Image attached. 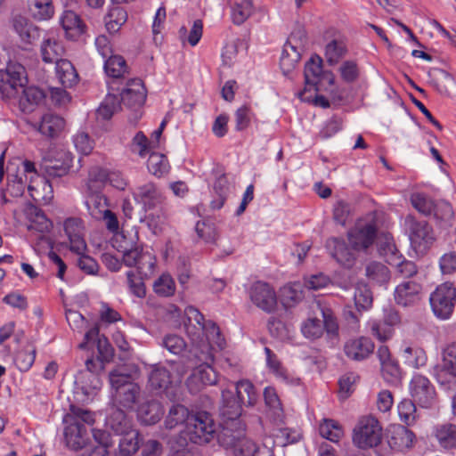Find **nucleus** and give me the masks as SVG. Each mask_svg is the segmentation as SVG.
Instances as JSON below:
<instances>
[{
	"instance_id": "36",
	"label": "nucleus",
	"mask_w": 456,
	"mask_h": 456,
	"mask_svg": "<svg viewBox=\"0 0 456 456\" xmlns=\"http://www.w3.org/2000/svg\"><path fill=\"white\" fill-rule=\"evenodd\" d=\"M234 394L242 405L253 406L257 401V393L254 385L247 379L240 380L234 387Z\"/></svg>"
},
{
	"instance_id": "24",
	"label": "nucleus",
	"mask_w": 456,
	"mask_h": 456,
	"mask_svg": "<svg viewBox=\"0 0 456 456\" xmlns=\"http://www.w3.org/2000/svg\"><path fill=\"white\" fill-rule=\"evenodd\" d=\"M67 423L69 425L64 430L67 445L75 451L84 448L90 441V429L77 422Z\"/></svg>"
},
{
	"instance_id": "8",
	"label": "nucleus",
	"mask_w": 456,
	"mask_h": 456,
	"mask_svg": "<svg viewBox=\"0 0 456 456\" xmlns=\"http://www.w3.org/2000/svg\"><path fill=\"white\" fill-rule=\"evenodd\" d=\"M382 428L377 419L365 417L354 430L353 441L359 448L377 446L381 442Z\"/></svg>"
},
{
	"instance_id": "45",
	"label": "nucleus",
	"mask_w": 456,
	"mask_h": 456,
	"mask_svg": "<svg viewBox=\"0 0 456 456\" xmlns=\"http://www.w3.org/2000/svg\"><path fill=\"white\" fill-rule=\"evenodd\" d=\"M104 69L109 77L114 79L123 77L128 73V68L125 59L120 55H111L104 61Z\"/></svg>"
},
{
	"instance_id": "40",
	"label": "nucleus",
	"mask_w": 456,
	"mask_h": 456,
	"mask_svg": "<svg viewBox=\"0 0 456 456\" xmlns=\"http://www.w3.org/2000/svg\"><path fill=\"white\" fill-rule=\"evenodd\" d=\"M191 415L185 406L179 403L173 404L166 417L165 427L167 429H173L179 425L187 424Z\"/></svg>"
},
{
	"instance_id": "55",
	"label": "nucleus",
	"mask_w": 456,
	"mask_h": 456,
	"mask_svg": "<svg viewBox=\"0 0 456 456\" xmlns=\"http://www.w3.org/2000/svg\"><path fill=\"white\" fill-rule=\"evenodd\" d=\"M71 159L67 156L66 159L60 162L58 160L51 161L45 166V172L48 178L54 179L66 175L71 167Z\"/></svg>"
},
{
	"instance_id": "57",
	"label": "nucleus",
	"mask_w": 456,
	"mask_h": 456,
	"mask_svg": "<svg viewBox=\"0 0 456 456\" xmlns=\"http://www.w3.org/2000/svg\"><path fill=\"white\" fill-rule=\"evenodd\" d=\"M36 359V349L32 346L16 353L14 363L20 371H28Z\"/></svg>"
},
{
	"instance_id": "33",
	"label": "nucleus",
	"mask_w": 456,
	"mask_h": 456,
	"mask_svg": "<svg viewBox=\"0 0 456 456\" xmlns=\"http://www.w3.org/2000/svg\"><path fill=\"white\" fill-rule=\"evenodd\" d=\"M435 436L444 450H456V424L446 422L435 427Z\"/></svg>"
},
{
	"instance_id": "9",
	"label": "nucleus",
	"mask_w": 456,
	"mask_h": 456,
	"mask_svg": "<svg viewBox=\"0 0 456 456\" xmlns=\"http://www.w3.org/2000/svg\"><path fill=\"white\" fill-rule=\"evenodd\" d=\"M248 296L251 302L262 311L271 314L277 308V297L273 288L267 282L257 281L249 289Z\"/></svg>"
},
{
	"instance_id": "63",
	"label": "nucleus",
	"mask_w": 456,
	"mask_h": 456,
	"mask_svg": "<svg viewBox=\"0 0 456 456\" xmlns=\"http://www.w3.org/2000/svg\"><path fill=\"white\" fill-rule=\"evenodd\" d=\"M126 278L130 292L137 297H144L146 296V289L143 280L148 277H142V275L139 274L136 276L133 271H128Z\"/></svg>"
},
{
	"instance_id": "29",
	"label": "nucleus",
	"mask_w": 456,
	"mask_h": 456,
	"mask_svg": "<svg viewBox=\"0 0 456 456\" xmlns=\"http://www.w3.org/2000/svg\"><path fill=\"white\" fill-rule=\"evenodd\" d=\"M266 356V366L269 370L277 378L286 384L299 385L300 379L291 375L286 368L283 367L276 354L269 347H265Z\"/></svg>"
},
{
	"instance_id": "35",
	"label": "nucleus",
	"mask_w": 456,
	"mask_h": 456,
	"mask_svg": "<svg viewBox=\"0 0 456 456\" xmlns=\"http://www.w3.org/2000/svg\"><path fill=\"white\" fill-rule=\"evenodd\" d=\"M27 215L30 221V224L28 225L29 230H35L42 234L47 233L51 231L53 223L47 218L41 208L36 206H30L27 209Z\"/></svg>"
},
{
	"instance_id": "3",
	"label": "nucleus",
	"mask_w": 456,
	"mask_h": 456,
	"mask_svg": "<svg viewBox=\"0 0 456 456\" xmlns=\"http://www.w3.org/2000/svg\"><path fill=\"white\" fill-rule=\"evenodd\" d=\"M185 435L196 444L211 442L216 435V426L211 414L207 411L192 414L185 427Z\"/></svg>"
},
{
	"instance_id": "62",
	"label": "nucleus",
	"mask_w": 456,
	"mask_h": 456,
	"mask_svg": "<svg viewBox=\"0 0 456 456\" xmlns=\"http://www.w3.org/2000/svg\"><path fill=\"white\" fill-rule=\"evenodd\" d=\"M381 374L386 382L397 384L401 379V370L398 362L394 359L380 365Z\"/></svg>"
},
{
	"instance_id": "52",
	"label": "nucleus",
	"mask_w": 456,
	"mask_h": 456,
	"mask_svg": "<svg viewBox=\"0 0 456 456\" xmlns=\"http://www.w3.org/2000/svg\"><path fill=\"white\" fill-rule=\"evenodd\" d=\"M347 53V48L344 42L332 40L325 48V56L327 62L333 66L337 64Z\"/></svg>"
},
{
	"instance_id": "1",
	"label": "nucleus",
	"mask_w": 456,
	"mask_h": 456,
	"mask_svg": "<svg viewBox=\"0 0 456 456\" xmlns=\"http://www.w3.org/2000/svg\"><path fill=\"white\" fill-rule=\"evenodd\" d=\"M113 401L119 408L132 410L138 401L141 388L134 381L128 366H119L109 373Z\"/></svg>"
},
{
	"instance_id": "34",
	"label": "nucleus",
	"mask_w": 456,
	"mask_h": 456,
	"mask_svg": "<svg viewBox=\"0 0 456 456\" xmlns=\"http://www.w3.org/2000/svg\"><path fill=\"white\" fill-rule=\"evenodd\" d=\"M85 204L92 217L100 220L103 213L109 209L108 199L99 191H89Z\"/></svg>"
},
{
	"instance_id": "11",
	"label": "nucleus",
	"mask_w": 456,
	"mask_h": 456,
	"mask_svg": "<svg viewBox=\"0 0 456 456\" xmlns=\"http://www.w3.org/2000/svg\"><path fill=\"white\" fill-rule=\"evenodd\" d=\"M325 247L331 257L341 266L350 269L354 265L357 257L356 251L344 239L330 238L327 240Z\"/></svg>"
},
{
	"instance_id": "39",
	"label": "nucleus",
	"mask_w": 456,
	"mask_h": 456,
	"mask_svg": "<svg viewBox=\"0 0 456 456\" xmlns=\"http://www.w3.org/2000/svg\"><path fill=\"white\" fill-rule=\"evenodd\" d=\"M28 6L30 15L37 20H47L54 13L52 0H28Z\"/></svg>"
},
{
	"instance_id": "53",
	"label": "nucleus",
	"mask_w": 456,
	"mask_h": 456,
	"mask_svg": "<svg viewBox=\"0 0 456 456\" xmlns=\"http://www.w3.org/2000/svg\"><path fill=\"white\" fill-rule=\"evenodd\" d=\"M411 202L416 210L425 216L432 215L436 204L431 198L422 192L412 193Z\"/></svg>"
},
{
	"instance_id": "12",
	"label": "nucleus",
	"mask_w": 456,
	"mask_h": 456,
	"mask_svg": "<svg viewBox=\"0 0 456 456\" xmlns=\"http://www.w3.org/2000/svg\"><path fill=\"white\" fill-rule=\"evenodd\" d=\"M411 395L423 408L431 407L436 401V390L429 379L422 375H414L410 383Z\"/></svg>"
},
{
	"instance_id": "30",
	"label": "nucleus",
	"mask_w": 456,
	"mask_h": 456,
	"mask_svg": "<svg viewBox=\"0 0 456 456\" xmlns=\"http://www.w3.org/2000/svg\"><path fill=\"white\" fill-rule=\"evenodd\" d=\"M37 128L43 135L48 138L57 137L65 126L63 118L53 113H45L42 116L39 124H36Z\"/></svg>"
},
{
	"instance_id": "44",
	"label": "nucleus",
	"mask_w": 456,
	"mask_h": 456,
	"mask_svg": "<svg viewBox=\"0 0 456 456\" xmlns=\"http://www.w3.org/2000/svg\"><path fill=\"white\" fill-rule=\"evenodd\" d=\"M441 356L442 370L456 379V342H451L444 346Z\"/></svg>"
},
{
	"instance_id": "51",
	"label": "nucleus",
	"mask_w": 456,
	"mask_h": 456,
	"mask_svg": "<svg viewBox=\"0 0 456 456\" xmlns=\"http://www.w3.org/2000/svg\"><path fill=\"white\" fill-rule=\"evenodd\" d=\"M366 276L378 284L387 283L390 279L388 268L382 263L371 262L365 268Z\"/></svg>"
},
{
	"instance_id": "21",
	"label": "nucleus",
	"mask_w": 456,
	"mask_h": 456,
	"mask_svg": "<svg viewBox=\"0 0 456 456\" xmlns=\"http://www.w3.org/2000/svg\"><path fill=\"white\" fill-rule=\"evenodd\" d=\"M264 400L267 407V418L276 426H282L285 423V413L273 387H266L264 390Z\"/></svg>"
},
{
	"instance_id": "56",
	"label": "nucleus",
	"mask_w": 456,
	"mask_h": 456,
	"mask_svg": "<svg viewBox=\"0 0 456 456\" xmlns=\"http://www.w3.org/2000/svg\"><path fill=\"white\" fill-rule=\"evenodd\" d=\"M154 292L160 297H170L175 294V281L169 274H162L153 283Z\"/></svg>"
},
{
	"instance_id": "23",
	"label": "nucleus",
	"mask_w": 456,
	"mask_h": 456,
	"mask_svg": "<svg viewBox=\"0 0 456 456\" xmlns=\"http://www.w3.org/2000/svg\"><path fill=\"white\" fill-rule=\"evenodd\" d=\"M217 376L215 370L204 363L196 367L187 379V385L191 391H199L205 386L216 383Z\"/></svg>"
},
{
	"instance_id": "25",
	"label": "nucleus",
	"mask_w": 456,
	"mask_h": 456,
	"mask_svg": "<svg viewBox=\"0 0 456 456\" xmlns=\"http://www.w3.org/2000/svg\"><path fill=\"white\" fill-rule=\"evenodd\" d=\"M60 20L68 39L77 40L86 32V26L85 22L72 10H65Z\"/></svg>"
},
{
	"instance_id": "4",
	"label": "nucleus",
	"mask_w": 456,
	"mask_h": 456,
	"mask_svg": "<svg viewBox=\"0 0 456 456\" xmlns=\"http://www.w3.org/2000/svg\"><path fill=\"white\" fill-rule=\"evenodd\" d=\"M429 304L434 315L440 320H448L456 305V288L451 282L438 285L429 296Z\"/></svg>"
},
{
	"instance_id": "7",
	"label": "nucleus",
	"mask_w": 456,
	"mask_h": 456,
	"mask_svg": "<svg viewBox=\"0 0 456 456\" xmlns=\"http://www.w3.org/2000/svg\"><path fill=\"white\" fill-rule=\"evenodd\" d=\"M319 307L323 319L322 322L317 318H309L301 327L303 335L310 339L319 338L324 330L330 335L338 334V324L331 309L320 305Z\"/></svg>"
},
{
	"instance_id": "58",
	"label": "nucleus",
	"mask_w": 456,
	"mask_h": 456,
	"mask_svg": "<svg viewBox=\"0 0 456 456\" xmlns=\"http://www.w3.org/2000/svg\"><path fill=\"white\" fill-rule=\"evenodd\" d=\"M203 23L201 20H196L193 21L192 27L191 28L190 33L187 36V28L182 27L179 29V37L182 41L187 40L191 46H195L202 37Z\"/></svg>"
},
{
	"instance_id": "18",
	"label": "nucleus",
	"mask_w": 456,
	"mask_h": 456,
	"mask_svg": "<svg viewBox=\"0 0 456 456\" xmlns=\"http://www.w3.org/2000/svg\"><path fill=\"white\" fill-rule=\"evenodd\" d=\"M121 102L128 108L141 107L146 100V89L139 78L129 79L120 92Z\"/></svg>"
},
{
	"instance_id": "48",
	"label": "nucleus",
	"mask_w": 456,
	"mask_h": 456,
	"mask_svg": "<svg viewBox=\"0 0 456 456\" xmlns=\"http://www.w3.org/2000/svg\"><path fill=\"white\" fill-rule=\"evenodd\" d=\"M254 5L252 0H241L232 6V20L236 25L244 23L253 13Z\"/></svg>"
},
{
	"instance_id": "2",
	"label": "nucleus",
	"mask_w": 456,
	"mask_h": 456,
	"mask_svg": "<svg viewBox=\"0 0 456 456\" xmlns=\"http://www.w3.org/2000/svg\"><path fill=\"white\" fill-rule=\"evenodd\" d=\"M8 191L13 196H21L24 192L25 183L28 180L27 175H31L28 190H34L31 184L33 175H37L35 163L20 158H13L8 161L7 167Z\"/></svg>"
},
{
	"instance_id": "38",
	"label": "nucleus",
	"mask_w": 456,
	"mask_h": 456,
	"mask_svg": "<svg viewBox=\"0 0 456 456\" xmlns=\"http://www.w3.org/2000/svg\"><path fill=\"white\" fill-rule=\"evenodd\" d=\"M107 424L117 436L133 429L131 419L121 408L112 411L107 419Z\"/></svg>"
},
{
	"instance_id": "43",
	"label": "nucleus",
	"mask_w": 456,
	"mask_h": 456,
	"mask_svg": "<svg viewBox=\"0 0 456 456\" xmlns=\"http://www.w3.org/2000/svg\"><path fill=\"white\" fill-rule=\"evenodd\" d=\"M322 74V60L318 55H314L305 65V82L310 86H318Z\"/></svg>"
},
{
	"instance_id": "13",
	"label": "nucleus",
	"mask_w": 456,
	"mask_h": 456,
	"mask_svg": "<svg viewBox=\"0 0 456 456\" xmlns=\"http://www.w3.org/2000/svg\"><path fill=\"white\" fill-rule=\"evenodd\" d=\"M134 198L142 205L145 211L161 208L165 201L161 190L153 183L138 186L134 192Z\"/></svg>"
},
{
	"instance_id": "47",
	"label": "nucleus",
	"mask_w": 456,
	"mask_h": 456,
	"mask_svg": "<svg viewBox=\"0 0 456 456\" xmlns=\"http://www.w3.org/2000/svg\"><path fill=\"white\" fill-rule=\"evenodd\" d=\"M104 20L107 30L110 33H116L126 23L127 13L123 8L115 6L110 9Z\"/></svg>"
},
{
	"instance_id": "50",
	"label": "nucleus",
	"mask_w": 456,
	"mask_h": 456,
	"mask_svg": "<svg viewBox=\"0 0 456 456\" xmlns=\"http://www.w3.org/2000/svg\"><path fill=\"white\" fill-rule=\"evenodd\" d=\"M65 421L77 422L79 425H85L90 429L94 424L95 419L92 411L71 405L70 412L66 416Z\"/></svg>"
},
{
	"instance_id": "60",
	"label": "nucleus",
	"mask_w": 456,
	"mask_h": 456,
	"mask_svg": "<svg viewBox=\"0 0 456 456\" xmlns=\"http://www.w3.org/2000/svg\"><path fill=\"white\" fill-rule=\"evenodd\" d=\"M320 434L322 437L336 443L343 436V431L337 421L325 419L320 426Z\"/></svg>"
},
{
	"instance_id": "59",
	"label": "nucleus",
	"mask_w": 456,
	"mask_h": 456,
	"mask_svg": "<svg viewBox=\"0 0 456 456\" xmlns=\"http://www.w3.org/2000/svg\"><path fill=\"white\" fill-rule=\"evenodd\" d=\"M156 257L150 251L146 250L145 253L141 256L139 262L134 266L136 268L139 275L142 277H150L153 274L156 266Z\"/></svg>"
},
{
	"instance_id": "49",
	"label": "nucleus",
	"mask_w": 456,
	"mask_h": 456,
	"mask_svg": "<svg viewBox=\"0 0 456 456\" xmlns=\"http://www.w3.org/2000/svg\"><path fill=\"white\" fill-rule=\"evenodd\" d=\"M404 363L414 369L424 366L427 362L426 352L418 346H407L403 351Z\"/></svg>"
},
{
	"instance_id": "54",
	"label": "nucleus",
	"mask_w": 456,
	"mask_h": 456,
	"mask_svg": "<svg viewBox=\"0 0 456 456\" xmlns=\"http://www.w3.org/2000/svg\"><path fill=\"white\" fill-rule=\"evenodd\" d=\"M354 299L357 310H367L372 305V293L367 285L358 284L355 287Z\"/></svg>"
},
{
	"instance_id": "17",
	"label": "nucleus",
	"mask_w": 456,
	"mask_h": 456,
	"mask_svg": "<svg viewBox=\"0 0 456 456\" xmlns=\"http://www.w3.org/2000/svg\"><path fill=\"white\" fill-rule=\"evenodd\" d=\"M242 404L237 400L235 394L231 389L222 391V402L219 407L220 422H235L242 420Z\"/></svg>"
},
{
	"instance_id": "6",
	"label": "nucleus",
	"mask_w": 456,
	"mask_h": 456,
	"mask_svg": "<svg viewBox=\"0 0 456 456\" xmlns=\"http://www.w3.org/2000/svg\"><path fill=\"white\" fill-rule=\"evenodd\" d=\"M24 73V67L19 63H11L0 69V92L4 98H17L26 83Z\"/></svg>"
},
{
	"instance_id": "20",
	"label": "nucleus",
	"mask_w": 456,
	"mask_h": 456,
	"mask_svg": "<svg viewBox=\"0 0 456 456\" xmlns=\"http://www.w3.org/2000/svg\"><path fill=\"white\" fill-rule=\"evenodd\" d=\"M374 350V344L367 337L349 339L344 345L345 354L353 361H363L367 359Z\"/></svg>"
},
{
	"instance_id": "37",
	"label": "nucleus",
	"mask_w": 456,
	"mask_h": 456,
	"mask_svg": "<svg viewBox=\"0 0 456 456\" xmlns=\"http://www.w3.org/2000/svg\"><path fill=\"white\" fill-rule=\"evenodd\" d=\"M55 70L60 83L64 87H72L77 83L78 75L69 61L63 59L58 61L55 66Z\"/></svg>"
},
{
	"instance_id": "22",
	"label": "nucleus",
	"mask_w": 456,
	"mask_h": 456,
	"mask_svg": "<svg viewBox=\"0 0 456 456\" xmlns=\"http://www.w3.org/2000/svg\"><path fill=\"white\" fill-rule=\"evenodd\" d=\"M414 439V433L403 425H393L387 430V443L395 451L411 448Z\"/></svg>"
},
{
	"instance_id": "32",
	"label": "nucleus",
	"mask_w": 456,
	"mask_h": 456,
	"mask_svg": "<svg viewBox=\"0 0 456 456\" xmlns=\"http://www.w3.org/2000/svg\"><path fill=\"white\" fill-rule=\"evenodd\" d=\"M148 383L152 390L159 393L166 391L172 384L169 370L160 363L152 365L148 373Z\"/></svg>"
},
{
	"instance_id": "41",
	"label": "nucleus",
	"mask_w": 456,
	"mask_h": 456,
	"mask_svg": "<svg viewBox=\"0 0 456 456\" xmlns=\"http://www.w3.org/2000/svg\"><path fill=\"white\" fill-rule=\"evenodd\" d=\"M233 456H261L262 454H270L271 452L266 449H261L253 440L244 436L232 447Z\"/></svg>"
},
{
	"instance_id": "27",
	"label": "nucleus",
	"mask_w": 456,
	"mask_h": 456,
	"mask_svg": "<svg viewBox=\"0 0 456 456\" xmlns=\"http://www.w3.org/2000/svg\"><path fill=\"white\" fill-rule=\"evenodd\" d=\"M65 49L62 43L54 37H45L40 45V54L45 63H55L62 61Z\"/></svg>"
},
{
	"instance_id": "16",
	"label": "nucleus",
	"mask_w": 456,
	"mask_h": 456,
	"mask_svg": "<svg viewBox=\"0 0 456 456\" xmlns=\"http://www.w3.org/2000/svg\"><path fill=\"white\" fill-rule=\"evenodd\" d=\"M83 224V220L79 217H69L63 224L64 232L69 240V248L77 254H81L86 249Z\"/></svg>"
},
{
	"instance_id": "19",
	"label": "nucleus",
	"mask_w": 456,
	"mask_h": 456,
	"mask_svg": "<svg viewBox=\"0 0 456 456\" xmlns=\"http://www.w3.org/2000/svg\"><path fill=\"white\" fill-rule=\"evenodd\" d=\"M422 286L414 281H404L395 289V301L403 307L416 305L420 300Z\"/></svg>"
},
{
	"instance_id": "31",
	"label": "nucleus",
	"mask_w": 456,
	"mask_h": 456,
	"mask_svg": "<svg viewBox=\"0 0 456 456\" xmlns=\"http://www.w3.org/2000/svg\"><path fill=\"white\" fill-rule=\"evenodd\" d=\"M163 415L164 408L160 402L155 399L142 403L137 411L138 419L145 425H154L158 423Z\"/></svg>"
},
{
	"instance_id": "61",
	"label": "nucleus",
	"mask_w": 456,
	"mask_h": 456,
	"mask_svg": "<svg viewBox=\"0 0 456 456\" xmlns=\"http://www.w3.org/2000/svg\"><path fill=\"white\" fill-rule=\"evenodd\" d=\"M398 414L403 423L412 425L417 419L415 403L411 399H403L398 404Z\"/></svg>"
},
{
	"instance_id": "26",
	"label": "nucleus",
	"mask_w": 456,
	"mask_h": 456,
	"mask_svg": "<svg viewBox=\"0 0 456 456\" xmlns=\"http://www.w3.org/2000/svg\"><path fill=\"white\" fill-rule=\"evenodd\" d=\"M12 26L20 40L26 44H32L40 37L38 27L24 16L15 15L12 20Z\"/></svg>"
},
{
	"instance_id": "10",
	"label": "nucleus",
	"mask_w": 456,
	"mask_h": 456,
	"mask_svg": "<svg viewBox=\"0 0 456 456\" xmlns=\"http://www.w3.org/2000/svg\"><path fill=\"white\" fill-rule=\"evenodd\" d=\"M377 232L375 223L357 224L347 232V240L356 252L365 251L374 243Z\"/></svg>"
},
{
	"instance_id": "5",
	"label": "nucleus",
	"mask_w": 456,
	"mask_h": 456,
	"mask_svg": "<svg viewBox=\"0 0 456 456\" xmlns=\"http://www.w3.org/2000/svg\"><path fill=\"white\" fill-rule=\"evenodd\" d=\"M404 225L409 233L411 246L415 249L429 248L436 240L432 226L425 220H417L413 216H407Z\"/></svg>"
},
{
	"instance_id": "64",
	"label": "nucleus",
	"mask_w": 456,
	"mask_h": 456,
	"mask_svg": "<svg viewBox=\"0 0 456 456\" xmlns=\"http://www.w3.org/2000/svg\"><path fill=\"white\" fill-rule=\"evenodd\" d=\"M341 78L346 83H354L360 77L359 67L354 61H346L339 67Z\"/></svg>"
},
{
	"instance_id": "46",
	"label": "nucleus",
	"mask_w": 456,
	"mask_h": 456,
	"mask_svg": "<svg viewBox=\"0 0 456 456\" xmlns=\"http://www.w3.org/2000/svg\"><path fill=\"white\" fill-rule=\"evenodd\" d=\"M147 167L150 173L157 177H162L169 172L170 166L166 155L159 152L151 153Z\"/></svg>"
},
{
	"instance_id": "42",
	"label": "nucleus",
	"mask_w": 456,
	"mask_h": 456,
	"mask_svg": "<svg viewBox=\"0 0 456 456\" xmlns=\"http://www.w3.org/2000/svg\"><path fill=\"white\" fill-rule=\"evenodd\" d=\"M118 436H120L118 447L121 454L127 456L138 451L141 440L139 432L136 429L133 428Z\"/></svg>"
},
{
	"instance_id": "14",
	"label": "nucleus",
	"mask_w": 456,
	"mask_h": 456,
	"mask_svg": "<svg viewBox=\"0 0 456 456\" xmlns=\"http://www.w3.org/2000/svg\"><path fill=\"white\" fill-rule=\"evenodd\" d=\"M297 37H298V39L300 40L305 39V32L298 30L297 33H291L287 43L283 46L280 66L285 75H288L301 59L302 45L293 44V41L296 40Z\"/></svg>"
},
{
	"instance_id": "28",
	"label": "nucleus",
	"mask_w": 456,
	"mask_h": 456,
	"mask_svg": "<svg viewBox=\"0 0 456 456\" xmlns=\"http://www.w3.org/2000/svg\"><path fill=\"white\" fill-rule=\"evenodd\" d=\"M19 108L23 113H31L36 106L45 98L44 92L35 86H25L20 89L19 95Z\"/></svg>"
},
{
	"instance_id": "15",
	"label": "nucleus",
	"mask_w": 456,
	"mask_h": 456,
	"mask_svg": "<svg viewBox=\"0 0 456 456\" xmlns=\"http://www.w3.org/2000/svg\"><path fill=\"white\" fill-rule=\"evenodd\" d=\"M220 431L216 435L218 444L225 448L232 449L245 436L246 425L242 420L235 422H220Z\"/></svg>"
}]
</instances>
